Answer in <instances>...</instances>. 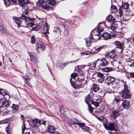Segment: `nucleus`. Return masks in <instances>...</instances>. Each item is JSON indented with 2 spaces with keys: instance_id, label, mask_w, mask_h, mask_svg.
Here are the masks:
<instances>
[{
  "instance_id": "obj_53",
  "label": "nucleus",
  "mask_w": 134,
  "mask_h": 134,
  "mask_svg": "<svg viewBox=\"0 0 134 134\" xmlns=\"http://www.w3.org/2000/svg\"><path fill=\"white\" fill-rule=\"evenodd\" d=\"M97 75L98 76V77H99V78L102 77L103 76H104V75L101 73H98L97 74Z\"/></svg>"
},
{
  "instance_id": "obj_62",
  "label": "nucleus",
  "mask_w": 134,
  "mask_h": 134,
  "mask_svg": "<svg viewBox=\"0 0 134 134\" xmlns=\"http://www.w3.org/2000/svg\"><path fill=\"white\" fill-rule=\"evenodd\" d=\"M43 34L45 36L47 37L48 38V35H47V34H48L46 32H43Z\"/></svg>"
},
{
  "instance_id": "obj_25",
  "label": "nucleus",
  "mask_w": 134,
  "mask_h": 134,
  "mask_svg": "<svg viewBox=\"0 0 134 134\" xmlns=\"http://www.w3.org/2000/svg\"><path fill=\"white\" fill-rule=\"evenodd\" d=\"M116 47L119 49H121L122 47V45L119 41H116L115 42Z\"/></svg>"
},
{
  "instance_id": "obj_6",
  "label": "nucleus",
  "mask_w": 134,
  "mask_h": 134,
  "mask_svg": "<svg viewBox=\"0 0 134 134\" xmlns=\"http://www.w3.org/2000/svg\"><path fill=\"white\" fill-rule=\"evenodd\" d=\"M19 4L22 8L25 7L26 4L29 3V0H19Z\"/></svg>"
},
{
  "instance_id": "obj_57",
  "label": "nucleus",
  "mask_w": 134,
  "mask_h": 134,
  "mask_svg": "<svg viewBox=\"0 0 134 134\" xmlns=\"http://www.w3.org/2000/svg\"><path fill=\"white\" fill-rule=\"evenodd\" d=\"M37 120H39L38 119H35L34 120V123L35 124L39 123L40 122L38 121H37Z\"/></svg>"
},
{
  "instance_id": "obj_45",
  "label": "nucleus",
  "mask_w": 134,
  "mask_h": 134,
  "mask_svg": "<svg viewBox=\"0 0 134 134\" xmlns=\"http://www.w3.org/2000/svg\"><path fill=\"white\" fill-rule=\"evenodd\" d=\"M12 108L14 110H16L18 108V105H17L13 104L12 107Z\"/></svg>"
},
{
  "instance_id": "obj_58",
  "label": "nucleus",
  "mask_w": 134,
  "mask_h": 134,
  "mask_svg": "<svg viewBox=\"0 0 134 134\" xmlns=\"http://www.w3.org/2000/svg\"><path fill=\"white\" fill-rule=\"evenodd\" d=\"M130 74L131 76L133 78L134 77V72H130Z\"/></svg>"
},
{
  "instance_id": "obj_46",
  "label": "nucleus",
  "mask_w": 134,
  "mask_h": 134,
  "mask_svg": "<svg viewBox=\"0 0 134 134\" xmlns=\"http://www.w3.org/2000/svg\"><path fill=\"white\" fill-rule=\"evenodd\" d=\"M90 67L88 65L87 66H84L83 67V68L85 69L86 71H88L89 70Z\"/></svg>"
},
{
  "instance_id": "obj_30",
  "label": "nucleus",
  "mask_w": 134,
  "mask_h": 134,
  "mask_svg": "<svg viewBox=\"0 0 134 134\" xmlns=\"http://www.w3.org/2000/svg\"><path fill=\"white\" fill-rule=\"evenodd\" d=\"M72 123L74 125L76 124L78 125L79 126L80 125L81 122H80L78 120H77L75 119L73 120L72 121Z\"/></svg>"
},
{
  "instance_id": "obj_64",
  "label": "nucleus",
  "mask_w": 134,
  "mask_h": 134,
  "mask_svg": "<svg viewBox=\"0 0 134 134\" xmlns=\"http://www.w3.org/2000/svg\"><path fill=\"white\" fill-rule=\"evenodd\" d=\"M130 67L134 66V62L132 63L130 65Z\"/></svg>"
},
{
  "instance_id": "obj_9",
  "label": "nucleus",
  "mask_w": 134,
  "mask_h": 134,
  "mask_svg": "<svg viewBox=\"0 0 134 134\" xmlns=\"http://www.w3.org/2000/svg\"><path fill=\"white\" fill-rule=\"evenodd\" d=\"M42 24L43 25H42V26L43 27V30L44 31V32H47L48 34H49V32L48 31L49 29V26L48 25V24L45 21L42 22Z\"/></svg>"
},
{
  "instance_id": "obj_39",
  "label": "nucleus",
  "mask_w": 134,
  "mask_h": 134,
  "mask_svg": "<svg viewBox=\"0 0 134 134\" xmlns=\"http://www.w3.org/2000/svg\"><path fill=\"white\" fill-rule=\"evenodd\" d=\"M0 94L3 95H4L7 94V93L3 89H0Z\"/></svg>"
},
{
  "instance_id": "obj_2",
  "label": "nucleus",
  "mask_w": 134,
  "mask_h": 134,
  "mask_svg": "<svg viewBox=\"0 0 134 134\" xmlns=\"http://www.w3.org/2000/svg\"><path fill=\"white\" fill-rule=\"evenodd\" d=\"M103 126L106 130L111 131L115 130V125L114 123L109 122L108 124L103 122Z\"/></svg>"
},
{
  "instance_id": "obj_28",
  "label": "nucleus",
  "mask_w": 134,
  "mask_h": 134,
  "mask_svg": "<svg viewBox=\"0 0 134 134\" xmlns=\"http://www.w3.org/2000/svg\"><path fill=\"white\" fill-rule=\"evenodd\" d=\"M23 77L25 80L26 83L27 85L29 86V83L27 82V81L30 79V77H29V75L26 74V75L23 76Z\"/></svg>"
},
{
  "instance_id": "obj_63",
  "label": "nucleus",
  "mask_w": 134,
  "mask_h": 134,
  "mask_svg": "<svg viewBox=\"0 0 134 134\" xmlns=\"http://www.w3.org/2000/svg\"><path fill=\"white\" fill-rule=\"evenodd\" d=\"M9 126H8L6 127V129H5L7 133H8V130H9Z\"/></svg>"
},
{
  "instance_id": "obj_14",
  "label": "nucleus",
  "mask_w": 134,
  "mask_h": 134,
  "mask_svg": "<svg viewBox=\"0 0 134 134\" xmlns=\"http://www.w3.org/2000/svg\"><path fill=\"white\" fill-rule=\"evenodd\" d=\"M106 20L108 22L110 23H113L115 20L114 18L111 14L108 15L106 17Z\"/></svg>"
},
{
  "instance_id": "obj_52",
  "label": "nucleus",
  "mask_w": 134,
  "mask_h": 134,
  "mask_svg": "<svg viewBox=\"0 0 134 134\" xmlns=\"http://www.w3.org/2000/svg\"><path fill=\"white\" fill-rule=\"evenodd\" d=\"M81 54H83L85 55H88L90 54V52L88 51H86L83 52H81Z\"/></svg>"
},
{
  "instance_id": "obj_35",
  "label": "nucleus",
  "mask_w": 134,
  "mask_h": 134,
  "mask_svg": "<svg viewBox=\"0 0 134 134\" xmlns=\"http://www.w3.org/2000/svg\"><path fill=\"white\" fill-rule=\"evenodd\" d=\"M103 47V46H100L99 47H97L96 46L93 48V50H95L97 51V52H98L99 51H100L101 49H102Z\"/></svg>"
},
{
  "instance_id": "obj_48",
  "label": "nucleus",
  "mask_w": 134,
  "mask_h": 134,
  "mask_svg": "<svg viewBox=\"0 0 134 134\" xmlns=\"http://www.w3.org/2000/svg\"><path fill=\"white\" fill-rule=\"evenodd\" d=\"M28 19L30 21H35L36 20L35 18H33L30 17H28Z\"/></svg>"
},
{
  "instance_id": "obj_50",
  "label": "nucleus",
  "mask_w": 134,
  "mask_h": 134,
  "mask_svg": "<svg viewBox=\"0 0 134 134\" xmlns=\"http://www.w3.org/2000/svg\"><path fill=\"white\" fill-rule=\"evenodd\" d=\"M26 129V127L25 126V125L24 124L22 126V133H23L24 132V130Z\"/></svg>"
},
{
  "instance_id": "obj_10",
  "label": "nucleus",
  "mask_w": 134,
  "mask_h": 134,
  "mask_svg": "<svg viewBox=\"0 0 134 134\" xmlns=\"http://www.w3.org/2000/svg\"><path fill=\"white\" fill-rule=\"evenodd\" d=\"M13 19L15 22L17 24L18 27L20 26H23L22 25V23L20 21L21 19L20 18L14 17H13Z\"/></svg>"
},
{
  "instance_id": "obj_55",
  "label": "nucleus",
  "mask_w": 134,
  "mask_h": 134,
  "mask_svg": "<svg viewBox=\"0 0 134 134\" xmlns=\"http://www.w3.org/2000/svg\"><path fill=\"white\" fill-rule=\"evenodd\" d=\"M7 113V112L6 111H1V114L3 115H6Z\"/></svg>"
},
{
  "instance_id": "obj_33",
  "label": "nucleus",
  "mask_w": 134,
  "mask_h": 134,
  "mask_svg": "<svg viewBox=\"0 0 134 134\" xmlns=\"http://www.w3.org/2000/svg\"><path fill=\"white\" fill-rule=\"evenodd\" d=\"M9 103L8 101H5L4 100V102H3V106L2 107H8L9 105Z\"/></svg>"
},
{
  "instance_id": "obj_31",
  "label": "nucleus",
  "mask_w": 134,
  "mask_h": 134,
  "mask_svg": "<svg viewBox=\"0 0 134 134\" xmlns=\"http://www.w3.org/2000/svg\"><path fill=\"white\" fill-rule=\"evenodd\" d=\"M91 104L94 105L96 107H98L99 105V102L96 101H91Z\"/></svg>"
},
{
  "instance_id": "obj_41",
  "label": "nucleus",
  "mask_w": 134,
  "mask_h": 134,
  "mask_svg": "<svg viewBox=\"0 0 134 134\" xmlns=\"http://www.w3.org/2000/svg\"><path fill=\"white\" fill-rule=\"evenodd\" d=\"M40 27V26L39 25H37L35 27H33L32 28V29L34 30H37Z\"/></svg>"
},
{
  "instance_id": "obj_8",
  "label": "nucleus",
  "mask_w": 134,
  "mask_h": 134,
  "mask_svg": "<svg viewBox=\"0 0 134 134\" xmlns=\"http://www.w3.org/2000/svg\"><path fill=\"white\" fill-rule=\"evenodd\" d=\"M115 79L114 77L111 76H109L107 77L105 79V82L107 83V85H110L113 82L115 81Z\"/></svg>"
},
{
  "instance_id": "obj_54",
  "label": "nucleus",
  "mask_w": 134,
  "mask_h": 134,
  "mask_svg": "<svg viewBox=\"0 0 134 134\" xmlns=\"http://www.w3.org/2000/svg\"><path fill=\"white\" fill-rule=\"evenodd\" d=\"M96 63L94 62L93 64L91 65V67L93 68H95L96 66Z\"/></svg>"
},
{
  "instance_id": "obj_5",
  "label": "nucleus",
  "mask_w": 134,
  "mask_h": 134,
  "mask_svg": "<svg viewBox=\"0 0 134 134\" xmlns=\"http://www.w3.org/2000/svg\"><path fill=\"white\" fill-rule=\"evenodd\" d=\"M30 58V61L33 64H35L37 62V59L35 57L34 53L32 52H28Z\"/></svg>"
},
{
  "instance_id": "obj_34",
  "label": "nucleus",
  "mask_w": 134,
  "mask_h": 134,
  "mask_svg": "<svg viewBox=\"0 0 134 134\" xmlns=\"http://www.w3.org/2000/svg\"><path fill=\"white\" fill-rule=\"evenodd\" d=\"M0 31L4 34H5L6 32L5 27L3 26H0Z\"/></svg>"
},
{
  "instance_id": "obj_15",
  "label": "nucleus",
  "mask_w": 134,
  "mask_h": 134,
  "mask_svg": "<svg viewBox=\"0 0 134 134\" xmlns=\"http://www.w3.org/2000/svg\"><path fill=\"white\" fill-rule=\"evenodd\" d=\"M108 63V62L105 58H102L101 60L99 66H100L104 67L107 66Z\"/></svg>"
},
{
  "instance_id": "obj_43",
  "label": "nucleus",
  "mask_w": 134,
  "mask_h": 134,
  "mask_svg": "<svg viewBox=\"0 0 134 134\" xmlns=\"http://www.w3.org/2000/svg\"><path fill=\"white\" fill-rule=\"evenodd\" d=\"M4 102V99L3 98L0 99V107H2L3 106V102Z\"/></svg>"
},
{
  "instance_id": "obj_20",
  "label": "nucleus",
  "mask_w": 134,
  "mask_h": 134,
  "mask_svg": "<svg viewBox=\"0 0 134 134\" xmlns=\"http://www.w3.org/2000/svg\"><path fill=\"white\" fill-rule=\"evenodd\" d=\"M55 130V128L53 126L49 125L48 127L47 131L50 133H53Z\"/></svg>"
},
{
  "instance_id": "obj_38",
  "label": "nucleus",
  "mask_w": 134,
  "mask_h": 134,
  "mask_svg": "<svg viewBox=\"0 0 134 134\" xmlns=\"http://www.w3.org/2000/svg\"><path fill=\"white\" fill-rule=\"evenodd\" d=\"M77 76V74L76 73H73L71 75V78L70 79H71V80L72 81V79H75L76 78V76Z\"/></svg>"
},
{
  "instance_id": "obj_17",
  "label": "nucleus",
  "mask_w": 134,
  "mask_h": 134,
  "mask_svg": "<svg viewBox=\"0 0 134 134\" xmlns=\"http://www.w3.org/2000/svg\"><path fill=\"white\" fill-rule=\"evenodd\" d=\"M111 25V28H109V30L111 29L112 30V31L113 32V30H114L117 29L118 27V25L116 22H114ZM111 32H112V31H111Z\"/></svg>"
},
{
  "instance_id": "obj_19",
  "label": "nucleus",
  "mask_w": 134,
  "mask_h": 134,
  "mask_svg": "<svg viewBox=\"0 0 134 134\" xmlns=\"http://www.w3.org/2000/svg\"><path fill=\"white\" fill-rule=\"evenodd\" d=\"M111 87L113 88H117L119 86V83L118 82L114 81L111 83L110 85Z\"/></svg>"
},
{
  "instance_id": "obj_60",
  "label": "nucleus",
  "mask_w": 134,
  "mask_h": 134,
  "mask_svg": "<svg viewBox=\"0 0 134 134\" xmlns=\"http://www.w3.org/2000/svg\"><path fill=\"white\" fill-rule=\"evenodd\" d=\"M107 119H106L105 118H104L103 120V122H104V123H107Z\"/></svg>"
},
{
  "instance_id": "obj_44",
  "label": "nucleus",
  "mask_w": 134,
  "mask_h": 134,
  "mask_svg": "<svg viewBox=\"0 0 134 134\" xmlns=\"http://www.w3.org/2000/svg\"><path fill=\"white\" fill-rule=\"evenodd\" d=\"M36 40L34 36H32L31 37V43L34 44L35 43Z\"/></svg>"
},
{
  "instance_id": "obj_13",
  "label": "nucleus",
  "mask_w": 134,
  "mask_h": 134,
  "mask_svg": "<svg viewBox=\"0 0 134 134\" xmlns=\"http://www.w3.org/2000/svg\"><path fill=\"white\" fill-rule=\"evenodd\" d=\"M36 46L37 47L36 49L37 50L38 48H40L42 50H44L45 49V47L42 42H40L37 43L36 44Z\"/></svg>"
},
{
  "instance_id": "obj_27",
  "label": "nucleus",
  "mask_w": 134,
  "mask_h": 134,
  "mask_svg": "<svg viewBox=\"0 0 134 134\" xmlns=\"http://www.w3.org/2000/svg\"><path fill=\"white\" fill-rule=\"evenodd\" d=\"M45 2L43 0H39L37 3V6L39 7H42L43 5Z\"/></svg>"
},
{
  "instance_id": "obj_56",
  "label": "nucleus",
  "mask_w": 134,
  "mask_h": 134,
  "mask_svg": "<svg viewBox=\"0 0 134 134\" xmlns=\"http://www.w3.org/2000/svg\"><path fill=\"white\" fill-rule=\"evenodd\" d=\"M104 117L102 116H100L97 118L100 121H103V120Z\"/></svg>"
},
{
  "instance_id": "obj_49",
  "label": "nucleus",
  "mask_w": 134,
  "mask_h": 134,
  "mask_svg": "<svg viewBox=\"0 0 134 134\" xmlns=\"http://www.w3.org/2000/svg\"><path fill=\"white\" fill-rule=\"evenodd\" d=\"M123 10L122 9L121 7L119 9V12L120 13V16H122L123 14Z\"/></svg>"
},
{
  "instance_id": "obj_42",
  "label": "nucleus",
  "mask_w": 134,
  "mask_h": 134,
  "mask_svg": "<svg viewBox=\"0 0 134 134\" xmlns=\"http://www.w3.org/2000/svg\"><path fill=\"white\" fill-rule=\"evenodd\" d=\"M48 3L51 5H53L55 4V2L54 0H52L49 1L48 2Z\"/></svg>"
},
{
  "instance_id": "obj_32",
  "label": "nucleus",
  "mask_w": 134,
  "mask_h": 134,
  "mask_svg": "<svg viewBox=\"0 0 134 134\" xmlns=\"http://www.w3.org/2000/svg\"><path fill=\"white\" fill-rule=\"evenodd\" d=\"M9 121L10 120L9 119H6L1 121H0V124H2L7 123L8 122H9Z\"/></svg>"
},
{
  "instance_id": "obj_36",
  "label": "nucleus",
  "mask_w": 134,
  "mask_h": 134,
  "mask_svg": "<svg viewBox=\"0 0 134 134\" xmlns=\"http://www.w3.org/2000/svg\"><path fill=\"white\" fill-rule=\"evenodd\" d=\"M22 19L24 20L23 21H22V23H26L27 20V17L25 15L23 14H22Z\"/></svg>"
},
{
  "instance_id": "obj_61",
  "label": "nucleus",
  "mask_w": 134,
  "mask_h": 134,
  "mask_svg": "<svg viewBox=\"0 0 134 134\" xmlns=\"http://www.w3.org/2000/svg\"><path fill=\"white\" fill-rule=\"evenodd\" d=\"M67 64V63H64L63 64L61 65V66L62 67L64 68L65 67V66Z\"/></svg>"
},
{
  "instance_id": "obj_51",
  "label": "nucleus",
  "mask_w": 134,
  "mask_h": 134,
  "mask_svg": "<svg viewBox=\"0 0 134 134\" xmlns=\"http://www.w3.org/2000/svg\"><path fill=\"white\" fill-rule=\"evenodd\" d=\"M28 13V10L26 9H24V10L22 14L23 15L27 14Z\"/></svg>"
},
{
  "instance_id": "obj_12",
  "label": "nucleus",
  "mask_w": 134,
  "mask_h": 134,
  "mask_svg": "<svg viewBox=\"0 0 134 134\" xmlns=\"http://www.w3.org/2000/svg\"><path fill=\"white\" fill-rule=\"evenodd\" d=\"M4 1L5 5L7 6L10 4L13 5V4L12 3V2L15 3L16 2V0H4Z\"/></svg>"
},
{
  "instance_id": "obj_3",
  "label": "nucleus",
  "mask_w": 134,
  "mask_h": 134,
  "mask_svg": "<svg viewBox=\"0 0 134 134\" xmlns=\"http://www.w3.org/2000/svg\"><path fill=\"white\" fill-rule=\"evenodd\" d=\"M91 96L88 94L86 96L85 98V100L87 104L88 109L90 113H92L93 111V109L90 105H89L90 102H91Z\"/></svg>"
},
{
  "instance_id": "obj_1",
  "label": "nucleus",
  "mask_w": 134,
  "mask_h": 134,
  "mask_svg": "<svg viewBox=\"0 0 134 134\" xmlns=\"http://www.w3.org/2000/svg\"><path fill=\"white\" fill-rule=\"evenodd\" d=\"M122 97L125 99L130 98L131 96V94L128 89L127 86L125 84L124 89L122 91Z\"/></svg>"
},
{
  "instance_id": "obj_22",
  "label": "nucleus",
  "mask_w": 134,
  "mask_h": 134,
  "mask_svg": "<svg viewBox=\"0 0 134 134\" xmlns=\"http://www.w3.org/2000/svg\"><path fill=\"white\" fill-rule=\"evenodd\" d=\"M90 39L89 42H88L87 40L86 41V45L88 47L91 46V43L94 42V39L92 36L90 37Z\"/></svg>"
},
{
  "instance_id": "obj_26",
  "label": "nucleus",
  "mask_w": 134,
  "mask_h": 134,
  "mask_svg": "<svg viewBox=\"0 0 134 134\" xmlns=\"http://www.w3.org/2000/svg\"><path fill=\"white\" fill-rule=\"evenodd\" d=\"M129 5L128 3H123L121 7L123 9H126L129 8Z\"/></svg>"
},
{
  "instance_id": "obj_4",
  "label": "nucleus",
  "mask_w": 134,
  "mask_h": 134,
  "mask_svg": "<svg viewBox=\"0 0 134 134\" xmlns=\"http://www.w3.org/2000/svg\"><path fill=\"white\" fill-rule=\"evenodd\" d=\"M120 114L119 111L118 110H115L112 111L110 114V116L113 119H115L118 117Z\"/></svg>"
},
{
  "instance_id": "obj_11",
  "label": "nucleus",
  "mask_w": 134,
  "mask_h": 134,
  "mask_svg": "<svg viewBox=\"0 0 134 134\" xmlns=\"http://www.w3.org/2000/svg\"><path fill=\"white\" fill-rule=\"evenodd\" d=\"M102 38H103L105 40L110 39L111 37V36L110 34L107 32L103 33L102 35Z\"/></svg>"
},
{
  "instance_id": "obj_16",
  "label": "nucleus",
  "mask_w": 134,
  "mask_h": 134,
  "mask_svg": "<svg viewBox=\"0 0 134 134\" xmlns=\"http://www.w3.org/2000/svg\"><path fill=\"white\" fill-rule=\"evenodd\" d=\"M70 81L72 86L75 89H78L81 87V85L75 84V82L71 80V79L70 80Z\"/></svg>"
},
{
  "instance_id": "obj_18",
  "label": "nucleus",
  "mask_w": 134,
  "mask_h": 134,
  "mask_svg": "<svg viewBox=\"0 0 134 134\" xmlns=\"http://www.w3.org/2000/svg\"><path fill=\"white\" fill-rule=\"evenodd\" d=\"M85 124L84 123H82L79 126L83 130L88 131H89V127L85 126Z\"/></svg>"
},
{
  "instance_id": "obj_23",
  "label": "nucleus",
  "mask_w": 134,
  "mask_h": 134,
  "mask_svg": "<svg viewBox=\"0 0 134 134\" xmlns=\"http://www.w3.org/2000/svg\"><path fill=\"white\" fill-rule=\"evenodd\" d=\"M116 56V53L115 51H112L109 54V57L112 59H114Z\"/></svg>"
},
{
  "instance_id": "obj_37",
  "label": "nucleus",
  "mask_w": 134,
  "mask_h": 134,
  "mask_svg": "<svg viewBox=\"0 0 134 134\" xmlns=\"http://www.w3.org/2000/svg\"><path fill=\"white\" fill-rule=\"evenodd\" d=\"M41 7L45 9H49L50 8H51L50 7H49L47 4H46V3L43 5Z\"/></svg>"
},
{
  "instance_id": "obj_24",
  "label": "nucleus",
  "mask_w": 134,
  "mask_h": 134,
  "mask_svg": "<svg viewBox=\"0 0 134 134\" xmlns=\"http://www.w3.org/2000/svg\"><path fill=\"white\" fill-rule=\"evenodd\" d=\"M111 12L112 13H114L118 11V10L116 6L114 5H111Z\"/></svg>"
},
{
  "instance_id": "obj_59",
  "label": "nucleus",
  "mask_w": 134,
  "mask_h": 134,
  "mask_svg": "<svg viewBox=\"0 0 134 134\" xmlns=\"http://www.w3.org/2000/svg\"><path fill=\"white\" fill-rule=\"evenodd\" d=\"M114 100L117 103H118V102L120 101V100L119 99H115Z\"/></svg>"
},
{
  "instance_id": "obj_21",
  "label": "nucleus",
  "mask_w": 134,
  "mask_h": 134,
  "mask_svg": "<svg viewBox=\"0 0 134 134\" xmlns=\"http://www.w3.org/2000/svg\"><path fill=\"white\" fill-rule=\"evenodd\" d=\"M103 30V29L102 27L99 26L97 29V30L96 31V33L95 34V35H97L99 36L100 32H102Z\"/></svg>"
},
{
  "instance_id": "obj_29",
  "label": "nucleus",
  "mask_w": 134,
  "mask_h": 134,
  "mask_svg": "<svg viewBox=\"0 0 134 134\" xmlns=\"http://www.w3.org/2000/svg\"><path fill=\"white\" fill-rule=\"evenodd\" d=\"M99 89V86L97 85H94L93 88V91L95 92H97Z\"/></svg>"
},
{
  "instance_id": "obj_47",
  "label": "nucleus",
  "mask_w": 134,
  "mask_h": 134,
  "mask_svg": "<svg viewBox=\"0 0 134 134\" xmlns=\"http://www.w3.org/2000/svg\"><path fill=\"white\" fill-rule=\"evenodd\" d=\"M37 121L40 122L39 123L40 124H43V125H45L46 124V122L44 121L43 120H37Z\"/></svg>"
},
{
  "instance_id": "obj_7",
  "label": "nucleus",
  "mask_w": 134,
  "mask_h": 134,
  "mask_svg": "<svg viewBox=\"0 0 134 134\" xmlns=\"http://www.w3.org/2000/svg\"><path fill=\"white\" fill-rule=\"evenodd\" d=\"M122 104L123 108L125 109H128L130 106V104L129 102L127 100H125L123 101Z\"/></svg>"
},
{
  "instance_id": "obj_40",
  "label": "nucleus",
  "mask_w": 134,
  "mask_h": 134,
  "mask_svg": "<svg viewBox=\"0 0 134 134\" xmlns=\"http://www.w3.org/2000/svg\"><path fill=\"white\" fill-rule=\"evenodd\" d=\"M104 79L105 78L104 76L99 77L98 79V82L100 83H102L104 81Z\"/></svg>"
}]
</instances>
